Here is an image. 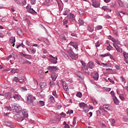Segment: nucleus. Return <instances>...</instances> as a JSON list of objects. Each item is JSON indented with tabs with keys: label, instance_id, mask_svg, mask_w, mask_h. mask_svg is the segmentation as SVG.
I'll list each match as a JSON object with an SVG mask.
<instances>
[{
	"label": "nucleus",
	"instance_id": "f257e3e1",
	"mask_svg": "<svg viewBox=\"0 0 128 128\" xmlns=\"http://www.w3.org/2000/svg\"><path fill=\"white\" fill-rule=\"evenodd\" d=\"M12 108H14L17 114L20 112H22V106H20L18 104L16 103L12 104Z\"/></svg>",
	"mask_w": 128,
	"mask_h": 128
},
{
	"label": "nucleus",
	"instance_id": "f03ea898",
	"mask_svg": "<svg viewBox=\"0 0 128 128\" xmlns=\"http://www.w3.org/2000/svg\"><path fill=\"white\" fill-rule=\"evenodd\" d=\"M34 100V97H32V96L29 94L27 96V104H32V101Z\"/></svg>",
	"mask_w": 128,
	"mask_h": 128
},
{
	"label": "nucleus",
	"instance_id": "7ed1b4c3",
	"mask_svg": "<svg viewBox=\"0 0 128 128\" xmlns=\"http://www.w3.org/2000/svg\"><path fill=\"white\" fill-rule=\"evenodd\" d=\"M20 98V96L17 94H14L13 96L11 95L10 100L12 102H16V100H19Z\"/></svg>",
	"mask_w": 128,
	"mask_h": 128
},
{
	"label": "nucleus",
	"instance_id": "20e7f679",
	"mask_svg": "<svg viewBox=\"0 0 128 128\" xmlns=\"http://www.w3.org/2000/svg\"><path fill=\"white\" fill-rule=\"evenodd\" d=\"M70 56L72 60H78V54H76L74 52H70Z\"/></svg>",
	"mask_w": 128,
	"mask_h": 128
},
{
	"label": "nucleus",
	"instance_id": "39448f33",
	"mask_svg": "<svg viewBox=\"0 0 128 128\" xmlns=\"http://www.w3.org/2000/svg\"><path fill=\"white\" fill-rule=\"evenodd\" d=\"M69 44L73 46L76 50H78V43L70 42Z\"/></svg>",
	"mask_w": 128,
	"mask_h": 128
},
{
	"label": "nucleus",
	"instance_id": "423d86ee",
	"mask_svg": "<svg viewBox=\"0 0 128 128\" xmlns=\"http://www.w3.org/2000/svg\"><path fill=\"white\" fill-rule=\"evenodd\" d=\"M110 40H112L114 42L113 44H114L115 46H118V44H120V40H116L114 38H111Z\"/></svg>",
	"mask_w": 128,
	"mask_h": 128
},
{
	"label": "nucleus",
	"instance_id": "0eeeda50",
	"mask_svg": "<svg viewBox=\"0 0 128 128\" xmlns=\"http://www.w3.org/2000/svg\"><path fill=\"white\" fill-rule=\"evenodd\" d=\"M87 68H90V70L94 68V62H89L87 64Z\"/></svg>",
	"mask_w": 128,
	"mask_h": 128
},
{
	"label": "nucleus",
	"instance_id": "6e6552de",
	"mask_svg": "<svg viewBox=\"0 0 128 128\" xmlns=\"http://www.w3.org/2000/svg\"><path fill=\"white\" fill-rule=\"evenodd\" d=\"M68 18L71 22H76V17H74V15L72 13L70 14V16H68Z\"/></svg>",
	"mask_w": 128,
	"mask_h": 128
},
{
	"label": "nucleus",
	"instance_id": "1a4fd4ad",
	"mask_svg": "<svg viewBox=\"0 0 128 128\" xmlns=\"http://www.w3.org/2000/svg\"><path fill=\"white\" fill-rule=\"evenodd\" d=\"M48 70L50 72H56L58 70V66H48Z\"/></svg>",
	"mask_w": 128,
	"mask_h": 128
},
{
	"label": "nucleus",
	"instance_id": "9d476101",
	"mask_svg": "<svg viewBox=\"0 0 128 128\" xmlns=\"http://www.w3.org/2000/svg\"><path fill=\"white\" fill-rule=\"evenodd\" d=\"M122 54L124 56V60L125 62L128 64V53L126 52H124Z\"/></svg>",
	"mask_w": 128,
	"mask_h": 128
},
{
	"label": "nucleus",
	"instance_id": "9b49d317",
	"mask_svg": "<svg viewBox=\"0 0 128 128\" xmlns=\"http://www.w3.org/2000/svg\"><path fill=\"white\" fill-rule=\"evenodd\" d=\"M0 96H4V98H8L9 100H10L11 98H12V93L11 92H7L5 94H4V95L0 94Z\"/></svg>",
	"mask_w": 128,
	"mask_h": 128
},
{
	"label": "nucleus",
	"instance_id": "f8f14e48",
	"mask_svg": "<svg viewBox=\"0 0 128 128\" xmlns=\"http://www.w3.org/2000/svg\"><path fill=\"white\" fill-rule=\"evenodd\" d=\"M79 106L81 108H83L84 110H86V108H88V104H84V102L80 103Z\"/></svg>",
	"mask_w": 128,
	"mask_h": 128
},
{
	"label": "nucleus",
	"instance_id": "ddd939ff",
	"mask_svg": "<svg viewBox=\"0 0 128 128\" xmlns=\"http://www.w3.org/2000/svg\"><path fill=\"white\" fill-rule=\"evenodd\" d=\"M113 46L115 48L116 50H117L118 52H122V48L120 46H116L114 44H113Z\"/></svg>",
	"mask_w": 128,
	"mask_h": 128
},
{
	"label": "nucleus",
	"instance_id": "4468645a",
	"mask_svg": "<svg viewBox=\"0 0 128 128\" xmlns=\"http://www.w3.org/2000/svg\"><path fill=\"white\" fill-rule=\"evenodd\" d=\"M92 6L94 8H100V4L96 3V0H92Z\"/></svg>",
	"mask_w": 128,
	"mask_h": 128
},
{
	"label": "nucleus",
	"instance_id": "2eb2a0df",
	"mask_svg": "<svg viewBox=\"0 0 128 128\" xmlns=\"http://www.w3.org/2000/svg\"><path fill=\"white\" fill-rule=\"evenodd\" d=\"M40 88H42V90H45L46 88L48 86V85L46 84V82H42L40 83Z\"/></svg>",
	"mask_w": 128,
	"mask_h": 128
},
{
	"label": "nucleus",
	"instance_id": "dca6fc26",
	"mask_svg": "<svg viewBox=\"0 0 128 128\" xmlns=\"http://www.w3.org/2000/svg\"><path fill=\"white\" fill-rule=\"evenodd\" d=\"M22 114H23V116L24 118H28V113L26 109L22 110Z\"/></svg>",
	"mask_w": 128,
	"mask_h": 128
},
{
	"label": "nucleus",
	"instance_id": "f3484780",
	"mask_svg": "<svg viewBox=\"0 0 128 128\" xmlns=\"http://www.w3.org/2000/svg\"><path fill=\"white\" fill-rule=\"evenodd\" d=\"M48 98H49L48 100L51 102H52V104H54V102H56V100H54V97L52 95H50L48 96Z\"/></svg>",
	"mask_w": 128,
	"mask_h": 128
},
{
	"label": "nucleus",
	"instance_id": "a211bd4d",
	"mask_svg": "<svg viewBox=\"0 0 128 128\" xmlns=\"http://www.w3.org/2000/svg\"><path fill=\"white\" fill-rule=\"evenodd\" d=\"M5 126H8L9 128H14V124L10 123V122H5Z\"/></svg>",
	"mask_w": 128,
	"mask_h": 128
},
{
	"label": "nucleus",
	"instance_id": "6ab92c4d",
	"mask_svg": "<svg viewBox=\"0 0 128 128\" xmlns=\"http://www.w3.org/2000/svg\"><path fill=\"white\" fill-rule=\"evenodd\" d=\"M10 44H13L12 46H14V42H16V38L11 37L10 40Z\"/></svg>",
	"mask_w": 128,
	"mask_h": 128
},
{
	"label": "nucleus",
	"instance_id": "aec40b11",
	"mask_svg": "<svg viewBox=\"0 0 128 128\" xmlns=\"http://www.w3.org/2000/svg\"><path fill=\"white\" fill-rule=\"evenodd\" d=\"M51 76L53 82H56V80L58 78V74H56V73H52Z\"/></svg>",
	"mask_w": 128,
	"mask_h": 128
},
{
	"label": "nucleus",
	"instance_id": "412c9836",
	"mask_svg": "<svg viewBox=\"0 0 128 128\" xmlns=\"http://www.w3.org/2000/svg\"><path fill=\"white\" fill-rule=\"evenodd\" d=\"M81 70H83V72H85L86 74H90V72H88V68H84L82 67V68Z\"/></svg>",
	"mask_w": 128,
	"mask_h": 128
},
{
	"label": "nucleus",
	"instance_id": "4be33fe9",
	"mask_svg": "<svg viewBox=\"0 0 128 128\" xmlns=\"http://www.w3.org/2000/svg\"><path fill=\"white\" fill-rule=\"evenodd\" d=\"M93 78L95 80H98V72H94V76H93Z\"/></svg>",
	"mask_w": 128,
	"mask_h": 128
},
{
	"label": "nucleus",
	"instance_id": "5701e85b",
	"mask_svg": "<svg viewBox=\"0 0 128 128\" xmlns=\"http://www.w3.org/2000/svg\"><path fill=\"white\" fill-rule=\"evenodd\" d=\"M113 100L114 102V103L116 106H118L120 104V101H118V98L116 97H114L113 98Z\"/></svg>",
	"mask_w": 128,
	"mask_h": 128
},
{
	"label": "nucleus",
	"instance_id": "b1692460",
	"mask_svg": "<svg viewBox=\"0 0 128 128\" xmlns=\"http://www.w3.org/2000/svg\"><path fill=\"white\" fill-rule=\"evenodd\" d=\"M62 86L64 90H66V92H68V86H66V82L62 83Z\"/></svg>",
	"mask_w": 128,
	"mask_h": 128
},
{
	"label": "nucleus",
	"instance_id": "393cba45",
	"mask_svg": "<svg viewBox=\"0 0 128 128\" xmlns=\"http://www.w3.org/2000/svg\"><path fill=\"white\" fill-rule=\"evenodd\" d=\"M104 108H106L108 110H110V104H104L103 105Z\"/></svg>",
	"mask_w": 128,
	"mask_h": 128
},
{
	"label": "nucleus",
	"instance_id": "a878e982",
	"mask_svg": "<svg viewBox=\"0 0 128 128\" xmlns=\"http://www.w3.org/2000/svg\"><path fill=\"white\" fill-rule=\"evenodd\" d=\"M44 0V6H48L50 2V0Z\"/></svg>",
	"mask_w": 128,
	"mask_h": 128
},
{
	"label": "nucleus",
	"instance_id": "bb28decb",
	"mask_svg": "<svg viewBox=\"0 0 128 128\" xmlns=\"http://www.w3.org/2000/svg\"><path fill=\"white\" fill-rule=\"evenodd\" d=\"M18 72H19L18 70L16 69V68H12L10 70V72H12V74H18Z\"/></svg>",
	"mask_w": 128,
	"mask_h": 128
},
{
	"label": "nucleus",
	"instance_id": "cd10ccee",
	"mask_svg": "<svg viewBox=\"0 0 128 128\" xmlns=\"http://www.w3.org/2000/svg\"><path fill=\"white\" fill-rule=\"evenodd\" d=\"M124 4L122 0L118 1V4L120 8H124Z\"/></svg>",
	"mask_w": 128,
	"mask_h": 128
},
{
	"label": "nucleus",
	"instance_id": "c85d7f7f",
	"mask_svg": "<svg viewBox=\"0 0 128 128\" xmlns=\"http://www.w3.org/2000/svg\"><path fill=\"white\" fill-rule=\"evenodd\" d=\"M38 101L36 100H33V101L32 102V106H36V105H38Z\"/></svg>",
	"mask_w": 128,
	"mask_h": 128
},
{
	"label": "nucleus",
	"instance_id": "c756f323",
	"mask_svg": "<svg viewBox=\"0 0 128 128\" xmlns=\"http://www.w3.org/2000/svg\"><path fill=\"white\" fill-rule=\"evenodd\" d=\"M109 120L111 122V126H114V124H116V120H114V119L110 118Z\"/></svg>",
	"mask_w": 128,
	"mask_h": 128
},
{
	"label": "nucleus",
	"instance_id": "7c9ffc66",
	"mask_svg": "<svg viewBox=\"0 0 128 128\" xmlns=\"http://www.w3.org/2000/svg\"><path fill=\"white\" fill-rule=\"evenodd\" d=\"M48 60H49V62H50L52 64H58V61L56 60H54L52 58H49Z\"/></svg>",
	"mask_w": 128,
	"mask_h": 128
},
{
	"label": "nucleus",
	"instance_id": "2f4dec72",
	"mask_svg": "<svg viewBox=\"0 0 128 128\" xmlns=\"http://www.w3.org/2000/svg\"><path fill=\"white\" fill-rule=\"evenodd\" d=\"M18 36H22L23 33H22V30L18 29Z\"/></svg>",
	"mask_w": 128,
	"mask_h": 128
},
{
	"label": "nucleus",
	"instance_id": "473e14b6",
	"mask_svg": "<svg viewBox=\"0 0 128 128\" xmlns=\"http://www.w3.org/2000/svg\"><path fill=\"white\" fill-rule=\"evenodd\" d=\"M52 96H54V98H58V94H56V90H54L52 92Z\"/></svg>",
	"mask_w": 128,
	"mask_h": 128
},
{
	"label": "nucleus",
	"instance_id": "72a5a7b5",
	"mask_svg": "<svg viewBox=\"0 0 128 128\" xmlns=\"http://www.w3.org/2000/svg\"><path fill=\"white\" fill-rule=\"evenodd\" d=\"M110 56V52H108L106 54H101L100 56H102L103 58H106V56Z\"/></svg>",
	"mask_w": 128,
	"mask_h": 128
},
{
	"label": "nucleus",
	"instance_id": "f704fd0d",
	"mask_svg": "<svg viewBox=\"0 0 128 128\" xmlns=\"http://www.w3.org/2000/svg\"><path fill=\"white\" fill-rule=\"evenodd\" d=\"M88 30L90 32H94V28L92 26H88Z\"/></svg>",
	"mask_w": 128,
	"mask_h": 128
},
{
	"label": "nucleus",
	"instance_id": "c9c22d12",
	"mask_svg": "<svg viewBox=\"0 0 128 128\" xmlns=\"http://www.w3.org/2000/svg\"><path fill=\"white\" fill-rule=\"evenodd\" d=\"M28 12L30 14H34V12L36 14V11L33 8L30 9L28 10Z\"/></svg>",
	"mask_w": 128,
	"mask_h": 128
},
{
	"label": "nucleus",
	"instance_id": "e433bc0d",
	"mask_svg": "<svg viewBox=\"0 0 128 128\" xmlns=\"http://www.w3.org/2000/svg\"><path fill=\"white\" fill-rule=\"evenodd\" d=\"M112 48V46H110V44H108V45L107 46L106 50L110 52Z\"/></svg>",
	"mask_w": 128,
	"mask_h": 128
},
{
	"label": "nucleus",
	"instance_id": "4c0bfd02",
	"mask_svg": "<svg viewBox=\"0 0 128 128\" xmlns=\"http://www.w3.org/2000/svg\"><path fill=\"white\" fill-rule=\"evenodd\" d=\"M68 9H65L64 10L63 12L64 16H68Z\"/></svg>",
	"mask_w": 128,
	"mask_h": 128
},
{
	"label": "nucleus",
	"instance_id": "58836bf2",
	"mask_svg": "<svg viewBox=\"0 0 128 128\" xmlns=\"http://www.w3.org/2000/svg\"><path fill=\"white\" fill-rule=\"evenodd\" d=\"M118 14L120 18H122L120 14H122L123 16H124V14H126V13H124V12L122 11H120V12H118Z\"/></svg>",
	"mask_w": 128,
	"mask_h": 128
},
{
	"label": "nucleus",
	"instance_id": "ea45409f",
	"mask_svg": "<svg viewBox=\"0 0 128 128\" xmlns=\"http://www.w3.org/2000/svg\"><path fill=\"white\" fill-rule=\"evenodd\" d=\"M30 50L31 51L32 54H36V50L34 48H30Z\"/></svg>",
	"mask_w": 128,
	"mask_h": 128
},
{
	"label": "nucleus",
	"instance_id": "a19ab883",
	"mask_svg": "<svg viewBox=\"0 0 128 128\" xmlns=\"http://www.w3.org/2000/svg\"><path fill=\"white\" fill-rule=\"evenodd\" d=\"M13 80L15 82H18L20 79H18V78L14 76Z\"/></svg>",
	"mask_w": 128,
	"mask_h": 128
},
{
	"label": "nucleus",
	"instance_id": "79ce46f5",
	"mask_svg": "<svg viewBox=\"0 0 128 128\" xmlns=\"http://www.w3.org/2000/svg\"><path fill=\"white\" fill-rule=\"evenodd\" d=\"M73 126H76V118L74 117L73 120Z\"/></svg>",
	"mask_w": 128,
	"mask_h": 128
},
{
	"label": "nucleus",
	"instance_id": "37998d69",
	"mask_svg": "<svg viewBox=\"0 0 128 128\" xmlns=\"http://www.w3.org/2000/svg\"><path fill=\"white\" fill-rule=\"evenodd\" d=\"M78 22H79V24H80V26H84V21L82 20L80 18L78 20Z\"/></svg>",
	"mask_w": 128,
	"mask_h": 128
},
{
	"label": "nucleus",
	"instance_id": "c03bdc74",
	"mask_svg": "<svg viewBox=\"0 0 128 128\" xmlns=\"http://www.w3.org/2000/svg\"><path fill=\"white\" fill-rule=\"evenodd\" d=\"M39 103L41 106H44V102L42 100H40Z\"/></svg>",
	"mask_w": 128,
	"mask_h": 128
},
{
	"label": "nucleus",
	"instance_id": "a18cd8bd",
	"mask_svg": "<svg viewBox=\"0 0 128 128\" xmlns=\"http://www.w3.org/2000/svg\"><path fill=\"white\" fill-rule=\"evenodd\" d=\"M76 96L78 98H82V94L80 92H78Z\"/></svg>",
	"mask_w": 128,
	"mask_h": 128
},
{
	"label": "nucleus",
	"instance_id": "49530a36",
	"mask_svg": "<svg viewBox=\"0 0 128 128\" xmlns=\"http://www.w3.org/2000/svg\"><path fill=\"white\" fill-rule=\"evenodd\" d=\"M25 58H28V60H32V56L30 55V54H26L25 56Z\"/></svg>",
	"mask_w": 128,
	"mask_h": 128
},
{
	"label": "nucleus",
	"instance_id": "de8ad7c7",
	"mask_svg": "<svg viewBox=\"0 0 128 128\" xmlns=\"http://www.w3.org/2000/svg\"><path fill=\"white\" fill-rule=\"evenodd\" d=\"M96 30H102V26H98L96 27Z\"/></svg>",
	"mask_w": 128,
	"mask_h": 128
},
{
	"label": "nucleus",
	"instance_id": "09e8293b",
	"mask_svg": "<svg viewBox=\"0 0 128 128\" xmlns=\"http://www.w3.org/2000/svg\"><path fill=\"white\" fill-rule=\"evenodd\" d=\"M100 110H102L103 112H108V111L106 110H104L102 107L100 108Z\"/></svg>",
	"mask_w": 128,
	"mask_h": 128
},
{
	"label": "nucleus",
	"instance_id": "8fccbe9b",
	"mask_svg": "<svg viewBox=\"0 0 128 128\" xmlns=\"http://www.w3.org/2000/svg\"><path fill=\"white\" fill-rule=\"evenodd\" d=\"M79 14H80V16H84V10H79Z\"/></svg>",
	"mask_w": 128,
	"mask_h": 128
},
{
	"label": "nucleus",
	"instance_id": "3c124183",
	"mask_svg": "<svg viewBox=\"0 0 128 128\" xmlns=\"http://www.w3.org/2000/svg\"><path fill=\"white\" fill-rule=\"evenodd\" d=\"M12 106L5 107L6 110H12Z\"/></svg>",
	"mask_w": 128,
	"mask_h": 128
},
{
	"label": "nucleus",
	"instance_id": "603ef678",
	"mask_svg": "<svg viewBox=\"0 0 128 128\" xmlns=\"http://www.w3.org/2000/svg\"><path fill=\"white\" fill-rule=\"evenodd\" d=\"M110 94L112 96V98H116V95H114V91H112L110 92Z\"/></svg>",
	"mask_w": 128,
	"mask_h": 128
},
{
	"label": "nucleus",
	"instance_id": "864d4df0",
	"mask_svg": "<svg viewBox=\"0 0 128 128\" xmlns=\"http://www.w3.org/2000/svg\"><path fill=\"white\" fill-rule=\"evenodd\" d=\"M111 8H116V3L112 2L110 6Z\"/></svg>",
	"mask_w": 128,
	"mask_h": 128
},
{
	"label": "nucleus",
	"instance_id": "5fc2aeb1",
	"mask_svg": "<svg viewBox=\"0 0 128 128\" xmlns=\"http://www.w3.org/2000/svg\"><path fill=\"white\" fill-rule=\"evenodd\" d=\"M80 62L84 68H86V62H84L81 60Z\"/></svg>",
	"mask_w": 128,
	"mask_h": 128
},
{
	"label": "nucleus",
	"instance_id": "6e6d98bb",
	"mask_svg": "<svg viewBox=\"0 0 128 128\" xmlns=\"http://www.w3.org/2000/svg\"><path fill=\"white\" fill-rule=\"evenodd\" d=\"M102 10H104V12H106V10H108V6H103L102 7Z\"/></svg>",
	"mask_w": 128,
	"mask_h": 128
},
{
	"label": "nucleus",
	"instance_id": "4d7b16f0",
	"mask_svg": "<svg viewBox=\"0 0 128 128\" xmlns=\"http://www.w3.org/2000/svg\"><path fill=\"white\" fill-rule=\"evenodd\" d=\"M20 90L22 92H26V90H28L26 89V87H22L20 88Z\"/></svg>",
	"mask_w": 128,
	"mask_h": 128
},
{
	"label": "nucleus",
	"instance_id": "13d9d810",
	"mask_svg": "<svg viewBox=\"0 0 128 128\" xmlns=\"http://www.w3.org/2000/svg\"><path fill=\"white\" fill-rule=\"evenodd\" d=\"M92 101L94 104L95 106H96V104H98V101H96V100H92Z\"/></svg>",
	"mask_w": 128,
	"mask_h": 128
},
{
	"label": "nucleus",
	"instance_id": "bf43d9fd",
	"mask_svg": "<svg viewBox=\"0 0 128 128\" xmlns=\"http://www.w3.org/2000/svg\"><path fill=\"white\" fill-rule=\"evenodd\" d=\"M18 82L20 84H22V82H24V80L22 78H21L19 79Z\"/></svg>",
	"mask_w": 128,
	"mask_h": 128
},
{
	"label": "nucleus",
	"instance_id": "052dcab7",
	"mask_svg": "<svg viewBox=\"0 0 128 128\" xmlns=\"http://www.w3.org/2000/svg\"><path fill=\"white\" fill-rule=\"evenodd\" d=\"M120 78H121V80L122 82H124V84H126V79H124V78H123L122 76H120Z\"/></svg>",
	"mask_w": 128,
	"mask_h": 128
},
{
	"label": "nucleus",
	"instance_id": "680f3d73",
	"mask_svg": "<svg viewBox=\"0 0 128 128\" xmlns=\"http://www.w3.org/2000/svg\"><path fill=\"white\" fill-rule=\"evenodd\" d=\"M14 2L16 4H18L19 6H20V4H22L20 2V0H14Z\"/></svg>",
	"mask_w": 128,
	"mask_h": 128
},
{
	"label": "nucleus",
	"instance_id": "e2e57ef3",
	"mask_svg": "<svg viewBox=\"0 0 128 128\" xmlns=\"http://www.w3.org/2000/svg\"><path fill=\"white\" fill-rule=\"evenodd\" d=\"M50 84L51 88H54V82H50Z\"/></svg>",
	"mask_w": 128,
	"mask_h": 128
},
{
	"label": "nucleus",
	"instance_id": "0e129e2a",
	"mask_svg": "<svg viewBox=\"0 0 128 128\" xmlns=\"http://www.w3.org/2000/svg\"><path fill=\"white\" fill-rule=\"evenodd\" d=\"M96 114L97 116H100V110H96Z\"/></svg>",
	"mask_w": 128,
	"mask_h": 128
},
{
	"label": "nucleus",
	"instance_id": "69168bd1",
	"mask_svg": "<svg viewBox=\"0 0 128 128\" xmlns=\"http://www.w3.org/2000/svg\"><path fill=\"white\" fill-rule=\"evenodd\" d=\"M30 2L32 4H36V0H30Z\"/></svg>",
	"mask_w": 128,
	"mask_h": 128
},
{
	"label": "nucleus",
	"instance_id": "338daca9",
	"mask_svg": "<svg viewBox=\"0 0 128 128\" xmlns=\"http://www.w3.org/2000/svg\"><path fill=\"white\" fill-rule=\"evenodd\" d=\"M68 20H65V19H64L63 20V24H68Z\"/></svg>",
	"mask_w": 128,
	"mask_h": 128
},
{
	"label": "nucleus",
	"instance_id": "774afa93",
	"mask_svg": "<svg viewBox=\"0 0 128 128\" xmlns=\"http://www.w3.org/2000/svg\"><path fill=\"white\" fill-rule=\"evenodd\" d=\"M124 8H128V3H124Z\"/></svg>",
	"mask_w": 128,
	"mask_h": 128
}]
</instances>
